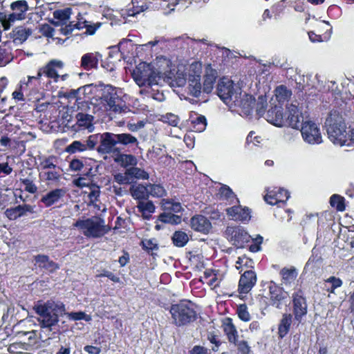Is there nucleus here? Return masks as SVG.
I'll use <instances>...</instances> for the list:
<instances>
[{
  "mask_svg": "<svg viewBox=\"0 0 354 354\" xmlns=\"http://www.w3.org/2000/svg\"><path fill=\"white\" fill-rule=\"evenodd\" d=\"M169 60L165 57H158L153 65L142 62L133 70V80L139 86L162 85V73L165 66H168Z\"/></svg>",
  "mask_w": 354,
  "mask_h": 354,
  "instance_id": "obj_1",
  "label": "nucleus"
},
{
  "mask_svg": "<svg viewBox=\"0 0 354 354\" xmlns=\"http://www.w3.org/2000/svg\"><path fill=\"white\" fill-rule=\"evenodd\" d=\"M33 309L39 315L37 320L41 328L49 332L52 331L53 327L57 324L59 315L65 311L63 304L53 301H47L45 303L38 301Z\"/></svg>",
  "mask_w": 354,
  "mask_h": 354,
  "instance_id": "obj_2",
  "label": "nucleus"
},
{
  "mask_svg": "<svg viewBox=\"0 0 354 354\" xmlns=\"http://www.w3.org/2000/svg\"><path fill=\"white\" fill-rule=\"evenodd\" d=\"M74 107L77 113L75 115L76 122L73 127L75 131L87 130L89 133L93 132L95 129L93 123L95 117L90 113L91 109L90 102L77 99Z\"/></svg>",
  "mask_w": 354,
  "mask_h": 354,
  "instance_id": "obj_3",
  "label": "nucleus"
},
{
  "mask_svg": "<svg viewBox=\"0 0 354 354\" xmlns=\"http://www.w3.org/2000/svg\"><path fill=\"white\" fill-rule=\"evenodd\" d=\"M82 231L86 237L100 238L108 233L110 228L104 223V221L98 217L78 220L73 225Z\"/></svg>",
  "mask_w": 354,
  "mask_h": 354,
  "instance_id": "obj_4",
  "label": "nucleus"
},
{
  "mask_svg": "<svg viewBox=\"0 0 354 354\" xmlns=\"http://www.w3.org/2000/svg\"><path fill=\"white\" fill-rule=\"evenodd\" d=\"M102 100L105 102L106 109L116 115H122L130 112V109L126 105L125 102L118 94L116 88L111 85L105 86Z\"/></svg>",
  "mask_w": 354,
  "mask_h": 354,
  "instance_id": "obj_5",
  "label": "nucleus"
},
{
  "mask_svg": "<svg viewBox=\"0 0 354 354\" xmlns=\"http://www.w3.org/2000/svg\"><path fill=\"white\" fill-rule=\"evenodd\" d=\"M170 313L173 323L178 326H185L194 321L196 317L193 304L189 301H181L172 305Z\"/></svg>",
  "mask_w": 354,
  "mask_h": 354,
  "instance_id": "obj_6",
  "label": "nucleus"
},
{
  "mask_svg": "<svg viewBox=\"0 0 354 354\" xmlns=\"http://www.w3.org/2000/svg\"><path fill=\"white\" fill-rule=\"evenodd\" d=\"M241 89L235 86L233 82L227 78L220 80L217 85V94L223 102L230 108H233L237 103Z\"/></svg>",
  "mask_w": 354,
  "mask_h": 354,
  "instance_id": "obj_7",
  "label": "nucleus"
},
{
  "mask_svg": "<svg viewBox=\"0 0 354 354\" xmlns=\"http://www.w3.org/2000/svg\"><path fill=\"white\" fill-rule=\"evenodd\" d=\"M202 73V64L200 62L192 63L188 68L187 81L188 92L196 97H198L201 93V75Z\"/></svg>",
  "mask_w": 354,
  "mask_h": 354,
  "instance_id": "obj_8",
  "label": "nucleus"
},
{
  "mask_svg": "<svg viewBox=\"0 0 354 354\" xmlns=\"http://www.w3.org/2000/svg\"><path fill=\"white\" fill-rule=\"evenodd\" d=\"M12 13L5 15L2 19V25L5 30L10 28L11 24L15 21L25 19L26 13L28 10V5L25 0H18L10 4Z\"/></svg>",
  "mask_w": 354,
  "mask_h": 354,
  "instance_id": "obj_9",
  "label": "nucleus"
},
{
  "mask_svg": "<svg viewBox=\"0 0 354 354\" xmlns=\"http://www.w3.org/2000/svg\"><path fill=\"white\" fill-rule=\"evenodd\" d=\"M64 63L59 59H51L44 66L38 71V76L41 77L44 75L48 78L53 80L57 82L59 79L64 81L68 77L67 74L60 75L59 72L63 69Z\"/></svg>",
  "mask_w": 354,
  "mask_h": 354,
  "instance_id": "obj_10",
  "label": "nucleus"
},
{
  "mask_svg": "<svg viewBox=\"0 0 354 354\" xmlns=\"http://www.w3.org/2000/svg\"><path fill=\"white\" fill-rule=\"evenodd\" d=\"M303 140L310 145H318L322 142V137L317 124L311 120H306L300 127Z\"/></svg>",
  "mask_w": 354,
  "mask_h": 354,
  "instance_id": "obj_11",
  "label": "nucleus"
},
{
  "mask_svg": "<svg viewBox=\"0 0 354 354\" xmlns=\"http://www.w3.org/2000/svg\"><path fill=\"white\" fill-rule=\"evenodd\" d=\"M170 64L168 66L165 67L163 73H162V84L165 82L171 87H181L185 85L187 77L183 72L180 70H172L170 67Z\"/></svg>",
  "mask_w": 354,
  "mask_h": 354,
  "instance_id": "obj_12",
  "label": "nucleus"
},
{
  "mask_svg": "<svg viewBox=\"0 0 354 354\" xmlns=\"http://www.w3.org/2000/svg\"><path fill=\"white\" fill-rule=\"evenodd\" d=\"M225 234L227 239L239 248H243L250 239L248 233L241 226H228Z\"/></svg>",
  "mask_w": 354,
  "mask_h": 354,
  "instance_id": "obj_13",
  "label": "nucleus"
},
{
  "mask_svg": "<svg viewBox=\"0 0 354 354\" xmlns=\"http://www.w3.org/2000/svg\"><path fill=\"white\" fill-rule=\"evenodd\" d=\"M298 106L299 103L297 101L287 105V119L285 120V122H287L292 128L296 129H299L306 121Z\"/></svg>",
  "mask_w": 354,
  "mask_h": 354,
  "instance_id": "obj_14",
  "label": "nucleus"
},
{
  "mask_svg": "<svg viewBox=\"0 0 354 354\" xmlns=\"http://www.w3.org/2000/svg\"><path fill=\"white\" fill-rule=\"evenodd\" d=\"M100 145L97 148L101 154H108L118 151L116 134L109 132L100 133Z\"/></svg>",
  "mask_w": 354,
  "mask_h": 354,
  "instance_id": "obj_15",
  "label": "nucleus"
},
{
  "mask_svg": "<svg viewBox=\"0 0 354 354\" xmlns=\"http://www.w3.org/2000/svg\"><path fill=\"white\" fill-rule=\"evenodd\" d=\"M293 313L296 320L300 322L307 313V303L304 292L299 289L292 294Z\"/></svg>",
  "mask_w": 354,
  "mask_h": 354,
  "instance_id": "obj_16",
  "label": "nucleus"
},
{
  "mask_svg": "<svg viewBox=\"0 0 354 354\" xmlns=\"http://www.w3.org/2000/svg\"><path fill=\"white\" fill-rule=\"evenodd\" d=\"M255 106V99L250 95L244 93L240 94L237 103H234L233 108H239L237 110L239 114L244 116H249L252 114Z\"/></svg>",
  "mask_w": 354,
  "mask_h": 354,
  "instance_id": "obj_17",
  "label": "nucleus"
},
{
  "mask_svg": "<svg viewBox=\"0 0 354 354\" xmlns=\"http://www.w3.org/2000/svg\"><path fill=\"white\" fill-rule=\"evenodd\" d=\"M257 282L256 273L252 270H248L241 276L239 283V294L243 297V295L248 293L254 287Z\"/></svg>",
  "mask_w": 354,
  "mask_h": 354,
  "instance_id": "obj_18",
  "label": "nucleus"
},
{
  "mask_svg": "<svg viewBox=\"0 0 354 354\" xmlns=\"http://www.w3.org/2000/svg\"><path fill=\"white\" fill-rule=\"evenodd\" d=\"M290 194L288 191L282 188H274L272 190L268 191L264 196L265 201L271 205H279L284 203L289 198Z\"/></svg>",
  "mask_w": 354,
  "mask_h": 354,
  "instance_id": "obj_19",
  "label": "nucleus"
},
{
  "mask_svg": "<svg viewBox=\"0 0 354 354\" xmlns=\"http://www.w3.org/2000/svg\"><path fill=\"white\" fill-rule=\"evenodd\" d=\"M329 140L335 145L344 146L348 141L346 126L326 129Z\"/></svg>",
  "mask_w": 354,
  "mask_h": 354,
  "instance_id": "obj_20",
  "label": "nucleus"
},
{
  "mask_svg": "<svg viewBox=\"0 0 354 354\" xmlns=\"http://www.w3.org/2000/svg\"><path fill=\"white\" fill-rule=\"evenodd\" d=\"M269 290L270 299L272 305L277 308H281V306L283 304V301L287 299V292H284L275 283L270 284Z\"/></svg>",
  "mask_w": 354,
  "mask_h": 354,
  "instance_id": "obj_21",
  "label": "nucleus"
},
{
  "mask_svg": "<svg viewBox=\"0 0 354 354\" xmlns=\"http://www.w3.org/2000/svg\"><path fill=\"white\" fill-rule=\"evenodd\" d=\"M62 171L61 168L57 167V169L39 172V177L47 185L57 186L59 184L62 178Z\"/></svg>",
  "mask_w": 354,
  "mask_h": 354,
  "instance_id": "obj_22",
  "label": "nucleus"
},
{
  "mask_svg": "<svg viewBox=\"0 0 354 354\" xmlns=\"http://www.w3.org/2000/svg\"><path fill=\"white\" fill-rule=\"evenodd\" d=\"M190 226L194 231L207 234L210 230L212 224L205 216L196 215L191 218Z\"/></svg>",
  "mask_w": 354,
  "mask_h": 354,
  "instance_id": "obj_23",
  "label": "nucleus"
},
{
  "mask_svg": "<svg viewBox=\"0 0 354 354\" xmlns=\"http://www.w3.org/2000/svg\"><path fill=\"white\" fill-rule=\"evenodd\" d=\"M266 119L269 123L276 127L283 126L285 119L282 113L281 106L275 105L274 107L270 109L266 115Z\"/></svg>",
  "mask_w": 354,
  "mask_h": 354,
  "instance_id": "obj_24",
  "label": "nucleus"
},
{
  "mask_svg": "<svg viewBox=\"0 0 354 354\" xmlns=\"http://www.w3.org/2000/svg\"><path fill=\"white\" fill-rule=\"evenodd\" d=\"M66 192L65 188L53 189L41 197V202L46 207H50L62 199L66 194Z\"/></svg>",
  "mask_w": 354,
  "mask_h": 354,
  "instance_id": "obj_25",
  "label": "nucleus"
},
{
  "mask_svg": "<svg viewBox=\"0 0 354 354\" xmlns=\"http://www.w3.org/2000/svg\"><path fill=\"white\" fill-rule=\"evenodd\" d=\"M227 214L234 221H245L250 218V213L248 208H243L241 206H233L226 209Z\"/></svg>",
  "mask_w": 354,
  "mask_h": 354,
  "instance_id": "obj_26",
  "label": "nucleus"
},
{
  "mask_svg": "<svg viewBox=\"0 0 354 354\" xmlns=\"http://www.w3.org/2000/svg\"><path fill=\"white\" fill-rule=\"evenodd\" d=\"M344 126L346 125L342 113L337 110L331 111L325 121L326 128H337Z\"/></svg>",
  "mask_w": 354,
  "mask_h": 354,
  "instance_id": "obj_27",
  "label": "nucleus"
},
{
  "mask_svg": "<svg viewBox=\"0 0 354 354\" xmlns=\"http://www.w3.org/2000/svg\"><path fill=\"white\" fill-rule=\"evenodd\" d=\"M217 76V71L215 69L212 68L209 64L207 65L205 68L204 75V92L209 93L212 91Z\"/></svg>",
  "mask_w": 354,
  "mask_h": 354,
  "instance_id": "obj_28",
  "label": "nucleus"
},
{
  "mask_svg": "<svg viewBox=\"0 0 354 354\" xmlns=\"http://www.w3.org/2000/svg\"><path fill=\"white\" fill-rule=\"evenodd\" d=\"M101 57L98 53H88L81 58V66L86 71L97 68L99 59Z\"/></svg>",
  "mask_w": 354,
  "mask_h": 354,
  "instance_id": "obj_29",
  "label": "nucleus"
},
{
  "mask_svg": "<svg viewBox=\"0 0 354 354\" xmlns=\"http://www.w3.org/2000/svg\"><path fill=\"white\" fill-rule=\"evenodd\" d=\"M35 265L48 272H53L59 268V266L44 254H38L34 257Z\"/></svg>",
  "mask_w": 354,
  "mask_h": 354,
  "instance_id": "obj_30",
  "label": "nucleus"
},
{
  "mask_svg": "<svg viewBox=\"0 0 354 354\" xmlns=\"http://www.w3.org/2000/svg\"><path fill=\"white\" fill-rule=\"evenodd\" d=\"M129 192L131 196L136 200L144 201L149 198L148 183L133 185Z\"/></svg>",
  "mask_w": 354,
  "mask_h": 354,
  "instance_id": "obj_31",
  "label": "nucleus"
},
{
  "mask_svg": "<svg viewBox=\"0 0 354 354\" xmlns=\"http://www.w3.org/2000/svg\"><path fill=\"white\" fill-rule=\"evenodd\" d=\"M26 212H32V207L29 205H18L14 208L7 209L5 215L10 220H16L25 215Z\"/></svg>",
  "mask_w": 354,
  "mask_h": 354,
  "instance_id": "obj_32",
  "label": "nucleus"
},
{
  "mask_svg": "<svg viewBox=\"0 0 354 354\" xmlns=\"http://www.w3.org/2000/svg\"><path fill=\"white\" fill-rule=\"evenodd\" d=\"M222 327L230 342L236 344L238 339V332L230 318H225L223 320Z\"/></svg>",
  "mask_w": 354,
  "mask_h": 354,
  "instance_id": "obj_33",
  "label": "nucleus"
},
{
  "mask_svg": "<svg viewBox=\"0 0 354 354\" xmlns=\"http://www.w3.org/2000/svg\"><path fill=\"white\" fill-rule=\"evenodd\" d=\"M72 14V10L70 8H66L62 10H57L53 12V17L57 21L53 22L55 26H60L66 24L70 19Z\"/></svg>",
  "mask_w": 354,
  "mask_h": 354,
  "instance_id": "obj_34",
  "label": "nucleus"
},
{
  "mask_svg": "<svg viewBox=\"0 0 354 354\" xmlns=\"http://www.w3.org/2000/svg\"><path fill=\"white\" fill-rule=\"evenodd\" d=\"M137 208L145 219H149L151 214L155 212L156 207L151 201H140L138 202Z\"/></svg>",
  "mask_w": 354,
  "mask_h": 354,
  "instance_id": "obj_35",
  "label": "nucleus"
},
{
  "mask_svg": "<svg viewBox=\"0 0 354 354\" xmlns=\"http://www.w3.org/2000/svg\"><path fill=\"white\" fill-rule=\"evenodd\" d=\"M291 323L292 315L290 314H283L278 328V334L281 338L284 337L287 335Z\"/></svg>",
  "mask_w": 354,
  "mask_h": 354,
  "instance_id": "obj_36",
  "label": "nucleus"
},
{
  "mask_svg": "<svg viewBox=\"0 0 354 354\" xmlns=\"http://www.w3.org/2000/svg\"><path fill=\"white\" fill-rule=\"evenodd\" d=\"M59 167L56 164V158L53 156L43 157L40 158L39 170L40 172L46 171L51 169H57Z\"/></svg>",
  "mask_w": 354,
  "mask_h": 354,
  "instance_id": "obj_37",
  "label": "nucleus"
},
{
  "mask_svg": "<svg viewBox=\"0 0 354 354\" xmlns=\"http://www.w3.org/2000/svg\"><path fill=\"white\" fill-rule=\"evenodd\" d=\"M117 142L123 146H133L138 145V139L130 133H118L116 134Z\"/></svg>",
  "mask_w": 354,
  "mask_h": 354,
  "instance_id": "obj_38",
  "label": "nucleus"
},
{
  "mask_svg": "<svg viewBox=\"0 0 354 354\" xmlns=\"http://www.w3.org/2000/svg\"><path fill=\"white\" fill-rule=\"evenodd\" d=\"M32 34V30L26 27L18 26L13 30L14 41L22 43Z\"/></svg>",
  "mask_w": 354,
  "mask_h": 354,
  "instance_id": "obj_39",
  "label": "nucleus"
},
{
  "mask_svg": "<svg viewBox=\"0 0 354 354\" xmlns=\"http://www.w3.org/2000/svg\"><path fill=\"white\" fill-rule=\"evenodd\" d=\"M160 205L164 211L173 212H180L183 209L182 205L179 202H176L171 199H162Z\"/></svg>",
  "mask_w": 354,
  "mask_h": 354,
  "instance_id": "obj_40",
  "label": "nucleus"
},
{
  "mask_svg": "<svg viewBox=\"0 0 354 354\" xmlns=\"http://www.w3.org/2000/svg\"><path fill=\"white\" fill-rule=\"evenodd\" d=\"M149 197L162 198L167 196V191L160 184L148 183Z\"/></svg>",
  "mask_w": 354,
  "mask_h": 354,
  "instance_id": "obj_41",
  "label": "nucleus"
},
{
  "mask_svg": "<svg viewBox=\"0 0 354 354\" xmlns=\"http://www.w3.org/2000/svg\"><path fill=\"white\" fill-rule=\"evenodd\" d=\"M274 95L276 100L279 102H284L288 100L292 95V91L288 89L285 86L280 85L274 90Z\"/></svg>",
  "mask_w": 354,
  "mask_h": 354,
  "instance_id": "obj_42",
  "label": "nucleus"
},
{
  "mask_svg": "<svg viewBox=\"0 0 354 354\" xmlns=\"http://www.w3.org/2000/svg\"><path fill=\"white\" fill-rule=\"evenodd\" d=\"M126 174L137 179L147 180L149 178V175L146 171L136 167H131L127 169Z\"/></svg>",
  "mask_w": 354,
  "mask_h": 354,
  "instance_id": "obj_43",
  "label": "nucleus"
},
{
  "mask_svg": "<svg viewBox=\"0 0 354 354\" xmlns=\"http://www.w3.org/2000/svg\"><path fill=\"white\" fill-rule=\"evenodd\" d=\"M195 115L196 118H194L191 120L193 125V129L197 132H202L205 129L207 126L206 118L203 115Z\"/></svg>",
  "mask_w": 354,
  "mask_h": 354,
  "instance_id": "obj_44",
  "label": "nucleus"
},
{
  "mask_svg": "<svg viewBox=\"0 0 354 354\" xmlns=\"http://www.w3.org/2000/svg\"><path fill=\"white\" fill-rule=\"evenodd\" d=\"M174 244L177 247H183L189 241L188 235L182 231L176 232L172 236Z\"/></svg>",
  "mask_w": 354,
  "mask_h": 354,
  "instance_id": "obj_45",
  "label": "nucleus"
},
{
  "mask_svg": "<svg viewBox=\"0 0 354 354\" xmlns=\"http://www.w3.org/2000/svg\"><path fill=\"white\" fill-rule=\"evenodd\" d=\"M116 160L120 162L121 165L124 167H134L138 163L137 158L131 154H120Z\"/></svg>",
  "mask_w": 354,
  "mask_h": 354,
  "instance_id": "obj_46",
  "label": "nucleus"
},
{
  "mask_svg": "<svg viewBox=\"0 0 354 354\" xmlns=\"http://www.w3.org/2000/svg\"><path fill=\"white\" fill-rule=\"evenodd\" d=\"M87 26H88V21L80 19L77 23L71 22L68 26H66L65 28H62V30L65 35H66L71 32L74 28L81 30L85 28Z\"/></svg>",
  "mask_w": 354,
  "mask_h": 354,
  "instance_id": "obj_47",
  "label": "nucleus"
},
{
  "mask_svg": "<svg viewBox=\"0 0 354 354\" xmlns=\"http://www.w3.org/2000/svg\"><path fill=\"white\" fill-rule=\"evenodd\" d=\"M280 274L284 283H290L294 281L297 276V272L295 268H284L281 270Z\"/></svg>",
  "mask_w": 354,
  "mask_h": 354,
  "instance_id": "obj_48",
  "label": "nucleus"
},
{
  "mask_svg": "<svg viewBox=\"0 0 354 354\" xmlns=\"http://www.w3.org/2000/svg\"><path fill=\"white\" fill-rule=\"evenodd\" d=\"M159 221L165 223L178 224L181 221L180 216L169 213H162L159 216Z\"/></svg>",
  "mask_w": 354,
  "mask_h": 354,
  "instance_id": "obj_49",
  "label": "nucleus"
},
{
  "mask_svg": "<svg viewBox=\"0 0 354 354\" xmlns=\"http://www.w3.org/2000/svg\"><path fill=\"white\" fill-rule=\"evenodd\" d=\"M86 151L84 143L79 140H75L71 144L68 145L65 151L70 154L75 153L77 152H83Z\"/></svg>",
  "mask_w": 354,
  "mask_h": 354,
  "instance_id": "obj_50",
  "label": "nucleus"
},
{
  "mask_svg": "<svg viewBox=\"0 0 354 354\" xmlns=\"http://www.w3.org/2000/svg\"><path fill=\"white\" fill-rule=\"evenodd\" d=\"M100 133L91 135L86 139L84 146L86 150H93L97 144L100 142Z\"/></svg>",
  "mask_w": 354,
  "mask_h": 354,
  "instance_id": "obj_51",
  "label": "nucleus"
},
{
  "mask_svg": "<svg viewBox=\"0 0 354 354\" xmlns=\"http://www.w3.org/2000/svg\"><path fill=\"white\" fill-rule=\"evenodd\" d=\"M12 57L10 50L6 46H0V66H5L9 63Z\"/></svg>",
  "mask_w": 354,
  "mask_h": 354,
  "instance_id": "obj_52",
  "label": "nucleus"
},
{
  "mask_svg": "<svg viewBox=\"0 0 354 354\" xmlns=\"http://www.w3.org/2000/svg\"><path fill=\"white\" fill-rule=\"evenodd\" d=\"M67 317L69 319L77 321V320H85L86 322H90L92 319V317L89 315H86L85 313L80 311V312H71L66 314Z\"/></svg>",
  "mask_w": 354,
  "mask_h": 354,
  "instance_id": "obj_53",
  "label": "nucleus"
},
{
  "mask_svg": "<svg viewBox=\"0 0 354 354\" xmlns=\"http://www.w3.org/2000/svg\"><path fill=\"white\" fill-rule=\"evenodd\" d=\"M330 205L333 207H335L338 211H344V204L343 202V198L334 194L330 197Z\"/></svg>",
  "mask_w": 354,
  "mask_h": 354,
  "instance_id": "obj_54",
  "label": "nucleus"
},
{
  "mask_svg": "<svg viewBox=\"0 0 354 354\" xmlns=\"http://www.w3.org/2000/svg\"><path fill=\"white\" fill-rule=\"evenodd\" d=\"M267 104V100L264 96H259L257 102H255L256 113L259 116H261L265 113V108Z\"/></svg>",
  "mask_w": 354,
  "mask_h": 354,
  "instance_id": "obj_55",
  "label": "nucleus"
},
{
  "mask_svg": "<svg viewBox=\"0 0 354 354\" xmlns=\"http://www.w3.org/2000/svg\"><path fill=\"white\" fill-rule=\"evenodd\" d=\"M20 180L24 185L26 192L30 194H35L37 192V187L30 178H21Z\"/></svg>",
  "mask_w": 354,
  "mask_h": 354,
  "instance_id": "obj_56",
  "label": "nucleus"
},
{
  "mask_svg": "<svg viewBox=\"0 0 354 354\" xmlns=\"http://www.w3.org/2000/svg\"><path fill=\"white\" fill-rule=\"evenodd\" d=\"M162 120L173 127H176L179 122V118L176 115L169 113L162 116Z\"/></svg>",
  "mask_w": 354,
  "mask_h": 354,
  "instance_id": "obj_57",
  "label": "nucleus"
},
{
  "mask_svg": "<svg viewBox=\"0 0 354 354\" xmlns=\"http://www.w3.org/2000/svg\"><path fill=\"white\" fill-rule=\"evenodd\" d=\"M237 313L239 317L244 322H248L250 319V315L245 305H240L238 308Z\"/></svg>",
  "mask_w": 354,
  "mask_h": 354,
  "instance_id": "obj_58",
  "label": "nucleus"
},
{
  "mask_svg": "<svg viewBox=\"0 0 354 354\" xmlns=\"http://www.w3.org/2000/svg\"><path fill=\"white\" fill-rule=\"evenodd\" d=\"M342 281L339 278H337L335 277H330L327 279L325 280V286L329 284L332 286L333 289H336L342 286Z\"/></svg>",
  "mask_w": 354,
  "mask_h": 354,
  "instance_id": "obj_59",
  "label": "nucleus"
},
{
  "mask_svg": "<svg viewBox=\"0 0 354 354\" xmlns=\"http://www.w3.org/2000/svg\"><path fill=\"white\" fill-rule=\"evenodd\" d=\"M219 194L221 196L225 199H231L235 197L232 189L226 185L221 187L219 190Z\"/></svg>",
  "mask_w": 354,
  "mask_h": 354,
  "instance_id": "obj_60",
  "label": "nucleus"
},
{
  "mask_svg": "<svg viewBox=\"0 0 354 354\" xmlns=\"http://www.w3.org/2000/svg\"><path fill=\"white\" fill-rule=\"evenodd\" d=\"M237 346L239 351L241 354H249L250 352V347L249 346L248 342L245 340L238 341L235 344Z\"/></svg>",
  "mask_w": 354,
  "mask_h": 354,
  "instance_id": "obj_61",
  "label": "nucleus"
},
{
  "mask_svg": "<svg viewBox=\"0 0 354 354\" xmlns=\"http://www.w3.org/2000/svg\"><path fill=\"white\" fill-rule=\"evenodd\" d=\"M317 80V85L316 86V88L319 91H329L330 89V84H334L335 82H327L324 84V82L322 80H320L319 76L317 75L315 76Z\"/></svg>",
  "mask_w": 354,
  "mask_h": 354,
  "instance_id": "obj_62",
  "label": "nucleus"
},
{
  "mask_svg": "<svg viewBox=\"0 0 354 354\" xmlns=\"http://www.w3.org/2000/svg\"><path fill=\"white\" fill-rule=\"evenodd\" d=\"M126 172L124 174L118 173L114 175V180L120 185L129 184V179Z\"/></svg>",
  "mask_w": 354,
  "mask_h": 354,
  "instance_id": "obj_63",
  "label": "nucleus"
},
{
  "mask_svg": "<svg viewBox=\"0 0 354 354\" xmlns=\"http://www.w3.org/2000/svg\"><path fill=\"white\" fill-rule=\"evenodd\" d=\"M190 354H211V353L207 348L203 346H195L190 351Z\"/></svg>",
  "mask_w": 354,
  "mask_h": 354,
  "instance_id": "obj_64",
  "label": "nucleus"
}]
</instances>
